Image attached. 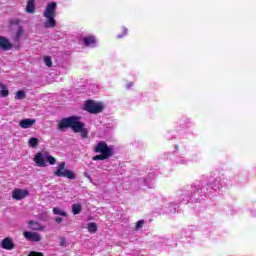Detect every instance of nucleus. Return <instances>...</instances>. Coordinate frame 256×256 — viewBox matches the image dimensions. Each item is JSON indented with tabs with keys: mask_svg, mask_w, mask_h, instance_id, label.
<instances>
[{
	"mask_svg": "<svg viewBox=\"0 0 256 256\" xmlns=\"http://www.w3.org/2000/svg\"><path fill=\"white\" fill-rule=\"evenodd\" d=\"M0 95L2 97L9 96V89H7V85L0 83Z\"/></svg>",
	"mask_w": 256,
	"mask_h": 256,
	"instance_id": "obj_19",
	"label": "nucleus"
},
{
	"mask_svg": "<svg viewBox=\"0 0 256 256\" xmlns=\"http://www.w3.org/2000/svg\"><path fill=\"white\" fill-rule=\"evenodd\" d=\"M56 223H61L63 221V218L57 217L55 218Z\"/></svg>",
	"mask_w": 256,
	"mask_h": 256,
	"instance_id": "obj_34",
	"label": "nucleus"
},
{
	"mask_svg": "<svg viewBox=\"0 0 256 256\" xmlns=\"http://www.w3.org/2000/svg\"><path fill=\"white\" fill-rule=\"evenodd\" d=\"M176 163L178 165H187V163H189V160L187 158H178L176 160Z\"/></svg>",
	"mask_w": 256,
	"mask_h": 256,
	"instance_id": "obj_28",
	"label": "nucleus"
},
{
	"mask_svg": "<svg viewBox=\"0 0 256 256\" xmlns=\"http://www.w3.org/2000/svg\"><path fill=\"white\" fill-rule=\"evenodd\" d=\"M23 237L26 241H31L32 243H39L41 241V234L33 231H24Z\"/></svg>",
	"mask_w": 256,
	"mask_h": 256,
	"instance_id": "obj_9",
	"label": "nucleus"
},
{
	"mask_svg": "<svg viewBox=\"0 0 256 256\" xmlns=\"http://www.w3.org/2000/svg\"><path fill=\"white\" fill-rule=\"evenodd\" d=\"M0 49H2V51H11L13 44L5 36H0Z\"/></svg>",
	"mask_w": 256,
	"mask_h": 256,
	"instance_id": "obj_11",
	"label": "nucleus"
},
{
	"mask_svg": "<svg viewBox=\"0 0 256 256\" xmlns=\"http://www.w3.org/2000/svg\"><path fill=\"white\" fill-rule=\"evenodd\" d=\"M133 85H135V83L133 82H127L125 84V89H133Z\"/></svg>",
	"mask_w": 256,
	"mask_h": 256,
	"instance_id": "obj_33",
	"label": "nucleus"
},
{
	"mask_svg": "<svg viewBox=\"0 0 256 256\" xmlns=\"http://www.w3.org/2000/svg\"><path fill=\"white\" fill-rule=\"evenodd\" d=\"M46 161H48V163L50 165H55V163H57V159H55V157L49 155V153L46 152Z\"/></svg>",
	"mask_w": 256,
	"mask_h": 256,
	"instance_id": "obj_27",
	"label": "nucleus"
},
{
	"mask_svg": "<svg viewBox=\"0 0 256 256\" xmlns=\"http://www.w3.org/2000/svg\"><path fill=\"white\" fill-rule=\"evenodd\" d=\"M28 145L29 147H31L32 149H36V147H38L39 145V139L35 138V137H31L28 140Z\"/></svg>",
	"mask_w": 256,
	"mask_h": 256,
	"instance_id": "obj_20",
	"label": "nucleus"
},
{
	"mask_svg": "<svg viewBox=\"0 0 256 256\" xmlns=\"http://www.w3.org/2000/svg\"><path fill=\"white\" fill-rule=\"evenodd\" d=\"M43 27L45 29H55L57 27V3L56 2H49L44 11H43Z\"/></svg>",
	"mask_w": 256,
	"mask_h": 256,
	"instance_id": "obj_1",
	"label": "nucleus"
},
{
	"mask_svg": "<svg viewBox=\"0 0 256 256\" xmlns=\"http://www.w3.org/2000/svg\"><path fill=\"white\" fill-rule=\"evenodd\" d=\"M221 189H223V179H221V177H216L210 184H205L204 186L201 187L199 195H201V193H204V195H209L211 193H213V191L215 193L221 191Z\"/></svg>",
	"mask_w": 256,
	"mask_h": 256,
	"instance_id": "obj_3",
	"label": "nucleus"
},
{
	"mask_svg": "<svg viewBox=\"0 0 256 256\" xmlns=\"http://www.w3.org/2000/svg\"><path fill=\"white\" fill-rule=\"evenodd\" d=\"M56 177H66V179H75V173L65 168V162L58 164L57 170L54 172Z\"/></svg>",
	"mask_w": 256,
	"mask_h": 256,
	"instance_id": "obj_6",
	"label": "nucleus"
},
{
	"mask_svg": "<svg viewBox=\"0 0 256 256\" xmlns=\"http://www.w3.org/2000/svg\"><path fill=\"white\" fill-rule=\"evenodd\" d=\"M28 256H43V253L32 251L28 254Z\"/></svg>",
	"mask_w": 256,
	"mask_h": 256,
	"instance_id": "obj_32",
	"label": "nucleus"
},
{
	"mask_svg": "<svg viewBox=\"0 0 256 256\" xmlns=\"http://www.w3.org/2000/svg\"><path fill=\"white\" fill-rule=\"evenodd\" d=\"M28 227L32 229V231H45L46 228L45 225L33 220L28 221Z\"/></svg>",
	"mask_w": 256,
	"mask_h": 256,
	"instance_id": "obj_14",
	"label": "nucleus"
},
{
	"mask_svg": "<svg viewBox=\"0 0 256 256\" xmlns=\"http://www.w3.org/2000/svg\"><path fill=\"white\" fill-rule=\"evenodd\" d=\"M85 111H88V113H102V111L105 109V106H103V103L101 102H95L93 100H89L84 104Z\"/></svg>",
	"mask_w": 256,
	"mask_h": 256,
	"instance_id": "obj_5",
	"label": "nucleus"
},
{
	"mask_svg": "<svg viewBox=\"0 0 256 256\" xmlns=\"http://www.w3.org/2000/svg\"><path fill=\"white\" fill-rule=\"evenodd\" d=\"M252 217H256V212H252Z\"/></svg>",
	"mask_w": 256,
	"mask_h": 256,
	"instance_id": "obj_35",
	"label": "nucleus"
},
{
	"mask_svg": "<svg viewBox=\"0 0 256 256\" xmlns=\"http://www.w3.org/2000/svg\"><path fill=\"white\" fill-rule=\"evenodd\" d=\"M81 117L73 116L71 129L75 133H80L82 139L89 137V131L85 129V124L79 121Z\"/></svg>",
	"mask_w": 256,
	"mask_h": 256,
	"instance_id": "obj_4",
	"label": "nucleus"
},
{
	"mask_svg": "<svg viewBox=\"0 0 256 256\" xmlns=\"http://www.w3.org/2000/svg\"><path fill=\"white\" fill-rule=\"evenodd\" d=\"M44 63L46 65V67H51L53 65V62L51 61V57H49V56L44 57Z\"/></svg>",
	"mask_w": 256,
	"mask_h": 256,
	"instance_id": "obj_29",
	"label": "nucleus"
},
{
	"mask_svg": "<svg viewBox=\"0 0 256 256\" xmlns=\"http://www.w3.org/2000/svg\"><path fill=\"white\" fill-rule=\"evenodd\" d=\"M82 43L84 47H89L90 49H95L99 42L97 41V37L93 35H87L82 38Z\"/></svg>",
	"mask_w": 256,
	"mask_h": 256,
	"instance_id": "obj_7",
	"label": "nucleus"
},
{
	"mask_svg": "<svg viewBox=\"0 0 256 256\" xmlns=\"http://www.w3.org/2000/svg\"><path fill=\"white\" fill-rule=\"evenodd\" d=\"M29 196V190L27 189H21V188H15L12 191V198L16 201H21L22 199H25V197Z\"/></svg>",
	"mask_w": 256,
	"mask_h": 256,
	"instance_id": "obj_8",
	"label": "nucleus"
},
{
	"mask_svg": "<svg viewBox=\"0 0 256 256\" xmlns=\"http://www.w3.org/2000/svg\"><path fill=\"white\" fill-rule=\"evenodd\" d=\"M53 214L60 215V217H67V212L59 207L53 208Z\"/></svg>",
	"mask_w": 256,
	"mask_h": 256,
	"instance_id": "obj_21",
	"label": "nucleus"
},
{
	"mask_svg": "<svg viewBox=\"0 0 256 256\" xmlns=\"http://www.w3.org/2000/svg\"><path fill=\"white\" fill-rule=\"evenodd\" d=\"M177 211V204L171 202L168 204L167 209L164 210V213H176Z\"/></svg>",
	"mask_w": 256,
	"mask_h": 256,
	"instance_id": "obj_18",
	"label": "nucleus"
},
{
	"mask_svg": "<svg viewBox=\"0 0 256 256\" xmlns=\"http://www.w3.org/2000/svg\"><path fill=\"white\" fill-rule=\"evenodd\" d=\"M72 124H73V116L62 119L58 124V128L60 129V131H65V129H67L68 127H71Z\"/></svg>",
	"mask_w": 256,
	"mask_h": 256,
	"instance_id": "obj_12",
	"label": "nucleus"
},
{
	"mask_svg": "<svg viewBox=\"0 0 256 256\" xmlns=\"http://www.w3.org/2000/svg\"><path fill=\"white\" fill-rule=\"evenodd\" d=\"M83 207L81 206V204H73L72 205V213L73 215H79V213H81Z\"/></svg>",
	"mask_w": 256,
	"mask_h": 256,
	"instance_id": "obj_23",
	"label": "nucleus"
},
{
	"mask_svg": "<svg viewBox=\"0 0 256 256\" xmlns=\"http://www.w3.org/2000/svg\"><path fill=\"white\" fill-rule=\"evenodd\" d=\"M145 222L143 220H139L137 223H136V229L139 230L141 229V227H143V224Z\"/></svg>",
	"mask_w": 256,
	"mask_h": 256,
	"instance_id": "obj_31",
	"label": "nucleus"
},
{
	"mask_svg": "<svg viewBox=\"0 0 256 256\" xmlns=\"http://www.w3.org/2000/svg\"><path fill=\"white\" fill-rule=\"evenodd\" d=\"M26 12L30 14L35 13V0H28L26 5Z\"/></svg>",
	"mask_w": 256,
	"mask_h": 256,
	"instance_id": "obj_17",
	"label": "nucleus"
},
{
	"mask_svg": "<svg viewBox=\"0 0 256 256\" xmlns=\"http://www.w3.org/2000/svg\"><path fill=\"white\" fill-rule=\"evenodd\" d=\"M188 202H189V200H185V201H184V203H188Z\"/></svg>",
	"mask_w": 256,
	"mask_h": 256,
	"instance_id": "obj_36",
	"label": "nucleus"
},
{
	"mask_svg": "<svg viewBox=\"0 0 256 256\" xmlns=\"http://www.w3.org/2000/svg\"><path fill=\"white\" fill-rule=\"evenodd\" d=\"M36 122L37 120L33 118H27V119H22L19 122V125L22 129H31V127L34 126Z\"/></svg>",
	"mask_w": 256,
	"mask_h": 256,
	"instance_id": "obj_13",
	"label": "nucleus"
},
{
	"mask_svg": "<svg viewBox=\"0 0 256 256\" xmlns=\"http://www.w3.org/2000/svg\"><path fill=\"white\" fill-rule=\"evenodd\" d=\"M34 163L36 164V167H47L46 152H38L34 156Z\"/></svg>",
	"mask_w": 256,
	"mask_h": 256,
	"instance_id": "obj_10",
	"label": "nucleus"
},
{
	"mask_svg": "<svg viewBox=\"0 0 256 256\" xmlns=\"http://www.w3.org/2000/svg\"><path fill=\"white\" fill-rule=\"evenodd\" d=\"M23 33V27L19 26L15 33L14 41H20L21 37H23Z\"/></svg>",
	"mask_w": 256,
	"mask_h": 256,
	"instance_id": "obj_22",
	"label": "nucleus"
},
{
	"mask_svg": "<svg viewBox=\"0 0 256 256\" xmlns=\"http://www.w3.org/2000/svg\"><path fill=\"white\" fill-rule=\"evenodd\" d=\"M1 247L2 249L11 251L12 249H15V244L13 243V240H11V238H5L4 240H2Z\"/></svg>",
	"mask_w": 256,
	"mask_h": 256,
	"instance_id": "obj_16",
	"label": "nucleus"
},
{
	"mask_svg": "<svg viewBox=\"0 0 256 256\" xmlns=\"http://www.w3.org/2000/svg\"><path fill=\"white\" fill-rule=\"evenodd\" d=\"M59 245L60 247H67V240L65 239V237L60 238Z\"/></svg>",
	"mask_w": 256,
	"mask_h": 256,
	"instance_id": "obj_30",
	"label": "nucleus"
},
{
	"mask_svg": "<svg viewBox=\"0 0 256 256\" xmlns=\"http://www.w3.org/2000/svg\"><path fill=\"white\" fill-rule=\"evenodd\" d=\"M87 229L89 233H97V224H95L94 222H90L88 223Z\"/></svg>",
	"mask_w": 256,
	"mask_h": 256,
	"instance_id": "obj_24",
	"label": "nucleus"
},
{
	"mask_svg": "<svg viewBox=\"0 0 256 256\" xmlns=\"http://www.w3.org/2000/svg\"><path fill=\"white\" fill-rule=\"evenodd\" d=\"M25 96H26L25 91L19 90V91L16 92L15 99L16 100H23V99H25Z\"/></svg>",
	"mask_w": 256,
	"mask_h": 256,
	"instance_id": "obj_26",
	"label": "nucleus"
},
{
	"mask_svg": "<svg viewBox=\"0 0 256 256\" xmlns=\"http://www.w3.org/2000/svg\"><path fill=\"white\" fill-rule=\"evenodd\" d=\"M139 183H143L144 187H148V189H153L155 187V176H148L146 179H140Z\"/></svg>",
	"mask_w": 256,
	"mask_h": 256,
	"instance_id": "obj_15",
	"label": "nucleus"
},
{
	"mask_svg": "<svg viewBox=\"0 0 256 256\" xmlns=\"http://www.w3.org/2000/svg\"><path fill=\"white\" fill-rule=\"evenodd\" d=\"M121 30L122 33L117 35V39H123V37H127V33H129V30L125 26H122Z\"/></svg>",
	"mask_w": 256,
	"mask_h": 256,
	"instance_id": "obj_25",
	"label": "nucleus"
},
{
	"mask_svg": "<svg viewBox=\"0 0 256 256\" xmlns=\"http://www.w3.org/2000/svg\"><path fill=\"white\" fill-rule=\"evenodd\" d=\"M95 153H100L92 158V161H106L113 157L115 153V147L107 145V142L100 141L94 146Z\"/></svg>",
	"mask_w": 256,
	"mask_h": 256,
	"instance_id": "obj_2",
	"label": "nucleus"
}]
</instances>
